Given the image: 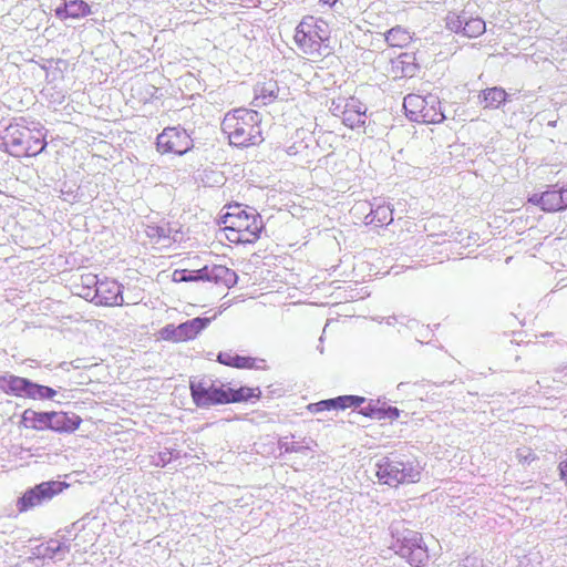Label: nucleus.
I'll return each mask as SVG.
<instances>
[{
  "label": "nucleus",
  "mask_w": 567,
  "mask_h": 567,
  "mask_svg": "<svg viewBox=\"0 0 567 567\" xmlns=\"http://www.w3.org/2000/svg\"><path fill=\"white\" fill-rule=\"evenodd\" d=\"M518 464H529L536 460V455L530 447H520L516 451Z\"/></svg>",
  "instance_id": "nucleus-35"
},
{
  "label": "nucleus",
  "mask_w": 567,
  "mask_h": 567,
  "mask_svg": "<svg viewBox=\"0 0 567 567\" xmlns=\"http://www.w3.org/2000/svg\"><path fill=\"white\" fill-rule=\"evenodd\" d=\"M559 476L567 483V456L559 463Z\"/></svg>",
  "instance_id": "nucleus-40"
},
{
  "label": "nucleus",
  "mask_w": 567,
  "mask_h": 567,
  "mask_svg": "<svg viewBox=\"0 0 567 567\" xmlns=\"http://www.w3.org/2000/svg\"><path fill=\"white\" fill-rule=\"evenodd\" d=\"M82 281L87 288H91L93 286L95 287V289H97V285L101 282V280H99L97 277L94 275L83 276Z\"/></svg>",
  "instance_id": "nucleus-39"
},
{
  "label": "nucleus",
  "mask_w": 567,
  "mask_h": 567,
  "mask_svg": "<svg viewBox=\"0 0 567 567\" xmlns=\"http://www.w3.org/2000/svg\"><path fill=\"white\" fill-rule=\"evenodd\" d=\"M175 281H209L231 288L237 284V274L223 265L204 266L196 270H175Z\"/></svg>",
  "instance_id": "nucleus-6"
},
{
  "label": "nucleus",
  "mask_w": 567,
  "mask_h": 567,
  "mask_svg": "<svg viewBox=\"0 0 567 567\" xmlns=\"http://www.w3.org/2000/svg\"><path fill=\"white\" fill-rule=\"evenodd\" d=\"M66 10H69V8L65 0H63V3L56 7L54 10L55 17L59 18L60 20H65L70 18V16L66 13Z\"/></svg>",
  "instance_id": "nucleus-38"
},
{
  "label": "nucleus",
  "mask_w": 567,
  "mask_h": 567,
  "mask_svg": "<svg viewBox=\"0 0 567 567\" xmlns=\"http://www.w3.org/2000/svg\"><path fill=\"white\" fill-rule=\"evenodd\" d=\"M560 192V195H561V205H563V209H565L567 207V188H560L559 189Z\"/></svg>",
  "instance_id": "nucleus-42"
},
{
  "label": "nucleus",
  "mask_w": 567,
  "mask_h": 567,
  "mask_svg": "<svg viewBox=\"0 0 567 567\" xmlns=\"http://www.w3.org/2000/svg\"><path fill=\"white\" fill-rule=\"evenodd\" d=\"M507 92L501 86L482 90L477 96L478 104L487 110L499 109L507 101Z\"/></svg>",
  "instance_id": "nucleus-15"
},
{
  "label": "nucleus",
  "mask_w": 567,
  "mask_h": 567,
  "mask_svg": "<svg viewBox=\"0 0 567 567\" xmlns=\"http://www.w3.org/2000/svg\"><path fill=\"white\" fill-rule=\"evenodd\" d=\"M190 395L193 403H195L197 408L206 409L220 405L224 404L226 385L212 379H193L190 380Z\"/></svg>",
  "instance_id": "nucleus-7"
},
{
  "label": "nucleus",
  "mask_w": 567,
  "mask_h": 567,
  "mask_svg": "<svg viewBox=\"0 0 567 567\" xmlns=\"http://www.w3.org/2000/svg\"><path fill=\"white\" fill-rule=\"evenodd\" d=\"M486 30L485 21L481 18H465L462 34L467 38H477Z\"/></svg>",
  "instance_id": "nucleus-26"
},
{
  "label": "nucleus",
  "mask_w": 567,
  "mask_h": 567,
  "mask_svg": "<svg viewBox=\"0 0 567 567\" xmlns=\"http://www.w3.org/2000/svg\"><path fill=\"white\" fill-rule=\"evenodd\" d=\"M249 208H246V209H243L240 207V205H234V206H229V209H238V214H226L224 216V224L225 225H231V221L235 223V219H247L250 217V214H249Z\"/></svg>",
  "instance_id": "nucleus-33"
},
{
  "label": "nucleus",
  "mask_w": 567,
  "mask_h": 567,
  "mask_svg": "<svg viewBox=\"0 0 567 567\" xmlns=\"http://www.w3.org/2000/svg\"><path fill=\"white\" fill-rule=\"evenodd\" d=\"M320 1H321L322 3H324V4H329V6H333V4L337 2V0H320Z\"/></svg>",
  "instance_id": "nucleus-43"
},
{
  "label": "nucleus",
  "mask_w": 567,
  "mask_h": 567,
  "mask_svg": "<svg viewBox=\"0 0 567 567\" xmlns=\"http://www.w3.org/2000/svg\"><path fill=\"white\" fill-rule=\"evenodd\" d=\"M66 488H68V484L65 482L49 481V482H41V483L30 487L29 491L40 495V497L45 501H50L53 497L61 494Z\"/></svg>",
  "instance_id": "nucleus-21"
},
{
  "label": "nucleus",
  "mask_w": 567,
  "mask_h": 567,
  "mask_svg": "<svg viewBox=\"0 0 567 567\" xmlns=\"http://www.w3.org/2000/svg\"><path fill=\"white\" fill-rule=\"evenodd\" d=\"M82 417L75 412L51 411L49 412V430L55 433L70 434L79 430Z\"/></svg>",
  "instance_id": "nucleus-10"
},
{
  "label": "nucleus",
  "mask_w": 567,
  "mask_h": 567,
  "mask_svg": "<svg viewBox=\"0 0 567 567\" xmlns=\"http://www.w3.org/2000/svg\"><path fill=\"white\" fill-rule=\"evenodd\" d=\"M226 214H238V209H230V212H227Z\"/></svg>",
  "instance_id": "nucleus-44"
},
{
  "label": "nucleus",
  "mask_w": 567,
  "mask_h": 567,
  "mask_svg": "<svg viewBox=\"0 0 567 567\" xmlns=\"http://www.w3.org/2000/svg\"><path fill=\"white\" fill-rule=\"evenodd\" d=\"M559 189H548L540 194V208L545 212H558L563 209Z\"/></svg>",
  "instance_id": "nucleus-23"
},
{
  "label": "nucleus",
  "mask_w": 567,
  "mask_h": 567,
  "mask_svg": "<svg viewBox=\"0 0 567 567\" xmlns=\"http://www.w3.org/2000/svg\"><path fill=\"white\" fill-rule=\"evenodd\" d=\"M464 21L465 17L450 12L445 18V25L452 32L462 33Z\"/></svg>",
  "instance_id": "nucleus-31"
},
{
  "label": "nucleus",
  "mask_w": 567,
  "mask_h": 567,
  "mask_svg": "<svg viewBox=\"0 0 567 567\" xmlns=\"http://www.w3.org/2000/svg\"><path fill=\"white\" fill-rule=\"evenodd\" d=\"M405 316H389V317H375L372 318L373 321L378 323H385L386 326H395L398 323L403 324L405 320Z\"/></svg>",
  "instance_id": "nucleus-37"
},
{
  "label": "nucleus",
  "mask_w": 567,
  "mask_h": 567,
  "mask_svg": "<svg viewBox=\"0 0 567 567\" xmlns=\"http://www.w3.org/2000/svg\"><path fill=\"white\" fill-rule=\"evenodd\" d=\"M30 382L27 379L18 375H1L0 377V391L7 395L23 396L25 389Z\"/></svg>",
  "instance_id": "nucleus-19"
},
{
  "label": "nucleus",
  "mask_w": 567,
  "mask_h": 567,
  "mask_svg": "<svg viewBox=\"0 0 567 567\" xmlns=\"http://www.w3.org/2000/svg\"><path fill=\"white\" fill-rule=\"evenodd\" d=\"M210 322L209 318H194L178 326L168 324L162 329V337L174 342L186 341L195 338Z\"/></svg>",
  "instance_id": "nucleus-9"
},
{
  "label": "nucleus",
  "mask_w": 567,
  "mask_h": 567,
  "mask_svg": "<svg viewBox=\"0 0 567 567\" xmlns=\"http://www.w3.org/2000/svg\"><path fill=\"white\" fill-rule=\"evenodd\" d=\"M20 426L37 432L49 430V412H39L31 409L23 411Z\"/></svg>",
  "instance_id": "nucleus-17"
},
{
  "label": "nucleus",
  "mask_w": 567,
  "mask_h": 567,
  "mask_svg": "<svg viewBox=\"0 0 567 567\" xmlns=\"http://www.w3.org/2000/svg\"><path fill=\"white\" fill-rule=\"evenodd\" d=\"M370 206V213L365 216L367 225L383 226L392 223L393 210L390 205L380 203L378 199H374V203H372Z\"/></svg>",
  "instance_id": "nucleus-16"
},
{
  "label": "nucleus",
  "mask_w": 567,
  "mask_h": 567,
  "mask_svg": "<svg viewBox=\"0 0 567 567\" xmlns=\"http://www.w3.org/2000/svg\"><path fill=\"white\" fill-rule=\"evenodd\" d=\"M348 107V99L338 97L332 100L330 111L334 116L342 118Z\"/></svg>",
  "instance_id": "nucleus-34"
},
{
  "label": "nucleus",
  "mask_w": 567,
  "mask_h": 567,
  "mask_svg": "<svg viewBox=\"0 0 567 567\" xmlns=\"http://www.w3.org/2000/svg\"><path fill=\"white\" fill-rule=\"evenodd\" d=\"M250 217L247 219H235L227 228L237 229L239 233H248L250 237H255V241L259 238L264 228L260 215L254 208H249Z\"/></svg>",
  "instance_id": "nucleus-13"
},
{
  "label": "nucleus",
  "mask_w": 567,
  "mask_h": 567,
  "mask_svg": "<svg viewBox=\"0 0 567 567\" xmlns=\"http://www.w3.org/2000/svg\"><path fill=\"white\" fill-rule=\"evenodd\" d=\"M528 202L532 203L533 205L540 206V194H533L528 198Z\"/></svg>",
  "instance_id": "nucleus-41"
},
{
  "label": "nucleus",
  "mask_w": 567,
  "mask_h": 567,
  "mask_svg": "<svg viewBox=\"0 0 567 567\" xmlns=\"http://www.w3.org/2000/svg\"><path fill=\"white\" fill-rule=\"evenodd\" d=\"M56 395V391L53 388H49L47 385H40L34 382H31L24 391L22 398L32 399V400H52Z\"/></svg>",
  "instance_id": "nucleus-24"
},
{
  "label": "nucleus",
  "mask_w": 567,
  "mask_h": 567,
  "mask_svg": "<svg viewBox=\"0 0 567 567\" xmlns=\"http://www.w3.org/2000/svg\"><path fill=\"white\" fill-rule=\"evenodd\" d=\"M411 39L410 33L401 27L392 28L385 33V41L391 47L403 48L410 43Z\"/></svg>",
  "instance_id": "nucleus-25"
},
{
  "label": "nucleus",
  "mask_w": 567,
  "mask_h": 567,
  "mask_svg": "<svg viewBox=\"0 0 567 567\" xmlns=\"http://www.w3.org/2000/svg\"><path fill=\"white\" fill-rule=\"evenodd\" d=\"M0 145L12 156H35L40 154L47 143L43 128L38 123L28 125L25 118H20L0 130Z\"/></svg>",
  "instance_id": "nucleus-1"
},
{
  "label": "nucleus",
  "mask_w": 567,
  "mask_h": 567,
  "mask_svg": "<svg viewBox=\"0 0 567 567\" xmlns=\"http://www.w3.org/2000/svg\"><path fill=\"white\" fill-rule=\"evenodd\" d=\"M43 502H47V501L43 499L42 497H40L39 494H37L30 489H27V491H24L22 497H20L18 501L19 513L28 512L29 509L41 505Z\"/></svg>",
  "instance_id": "nucleus-27"
},
{
  "label": "nucleus",
  "mask_w": 567,
  "mask_h": 567,
  "mask_svg": "<svg viewBox=\"0 0 567 567\" xmlns=\"http://www.w3.org/2000/svg\"><path fill=\"white\" fill-rule=\"evenodd\" d=\"M261 391L259 388L239 386L237 389L226 386L225 404L246 403L259 401Z\"/></svg>",
  "instance_id": "nucleus-14"
},
{
  "label": "nucleus",
  "mask_w": 567,
  "mask_h": 567,
  "mask_svg": "<svg viewBox=\"0 0 567 567\" xmlns=\"http://www.w3.org/2000/svg\"><path fill=\"white\" fill-rule=\"evenodd\" d=\"M361 414L365 417H372L377 420H396L400 416V410L396 408H378L369 404V406L361 410Z\"/></svg>",
  "instance_id": "nucleus-22"
},
{
  "label": "nucleus",
  "mask_w": 567,
  "mask_h": 567,
  "mask_svg": "<svg viewBox=\"0 0 567 567\" xmlns=\"http://www.w3.org/2000/svg\"><path fill=\"white\" fill-rule=\"evenodd\" d=\"M94 299L97 305L122 306L124 302L122 286L115 280H101L95 289Z\"/></svg>",
  "instance_id": "nucleus-11"
},
{
  "label": "nucleus",
  "mask_w": 567,
  "mask_h": 567,
  "mask_svg": "<svg viewBox=\"0 0 567 567\" xmlns=\"http://www.w3.org/2000/svg\"><path fill=\"white\" fill-rule=\"evenodd\" d=\"M279 94V86L277 81L270 79L259 82L255 86V105H268L272 103Z\"/></svg>",
  "instance_id": "nucleus-18"
},
{
  "label": "nucleus",
  "mask_w": 567,
  "mask_h": 567,
  "mask_svg": "<svg viewBox=\"0 0 567 567\" xmlns=\"http://www.w3.org/2000/svg\"><path fill=\"white\" fill-rule=\"evenodd\" d=\"M218 362L238 369H252V357H217Z\"/></svg>",
  "instance_id": "nucleus-29"
},
{
  "label": "nucleus",
  "mask_w": 567,
  "mask_h": 567,
  "mask_svg": "<svg viewBox=\"0 0 567 567\" xmlns=\"http://www.w3.org/2000/svg\"><path fill=\"white\" fill-rule=\"evenodd\" d=\"M225 230L227 233V238L231 243H239V244H252L255 243V237H250L248 233H239L237 229L234 228H227V225H225Z\"/></svg>",
  "instance_id": "nucleus-32"
},
{
  "label": "nucleus",
  "mask_w": 567,
  "mask_h": 567,
  "mask_svg": "<svg viewBox=\"0 0 567 567\" xmlns=\"http://www.w3.org/2000/svg\"><path fill=\"white\" fill-rule=\"evenodd\" d=\"M365 402V398L358 395H341L339 398L330 399L318 403L319 410H331V409H351L358 408Z\"/></svg>",
  "instance_id": "nucleus-20"
},
{
  "label": "nucleus",
  "mask_w": 567,
  "mask_h": 567,
  "mask_svg": "<svg viewBox=\"0 0 567 567\" xmlns=\"http://www.w3.org/2000/svg\"><path fill=\"white\" fill-rule=\"evenodd\" d=\"M69 10L66 13L72 19H80L91 14L90 6L83 0H65Z\"/></svg>",
  "instance_id": "nucleus-28"
},
{
  "label": "nucleus",
  "mask_w": 567,
  "mask_h": 567,
  "mask_svg": "<svg viewBox=\"0 0 567 567\" xmlns=\"http://www.w3.org/2000/svg\"><path fill=\"white\" fill-rule=\"evenodd\" d=\"M403 107L406 116L414 122L436 124L445 118L441 110L440 99L434 94L425 96L408 94L404 97Z\"/></svg>",
  "instance_id": "nucleus-5"
},
{
  "label": "nucleus",
  "mask_w": 567,
  "mask_h": 567,
  "mask_svg": "<svg viewBox=\"0 0 567 567\" xmlns=\"http://www.w3.org/2000/svg\"><path fill=\"white\" fill-rule=\"evenodd\" d=\"M377 477L379 483L386 486L416 484L421 478V467L416 462L383 457L377 463Z\"/></svg>",
  "instance_id": "nucleus-4"
},
{
  "label": "nucleus",
  "mask_w": 567,
  "mask_h": 567,
  "mask_svg": "<svg viewBox=\"0 0 567 567\" xmlns=\"http://www.w3.org/2000/svg\"><path fill=\"white\" fill-rule=\"evenodd\" d=\"M408 561L415 567L424 565L426 561L425 549L417 547L411 550L410 556H408Z\"/></svg>",
  "instance_id": "nucleus-36"
},
{
  "label": "nucleus",
  "mask_w": 567,
  "mask_h": 567,
  "mask_svg": "<svg viewBox=\"0 0 567 567\" xmlns=\"http://www.w3.org/2000/svg\"><path fill=\"white\" fill-rule=\"evenodd\" d=\"M293 39L299 50L311 58L327 56L331 53L330 29L321 19L303 18L296 28Z\"/></svg>",
  "instance_id": "nucleus-3"
},
{
  "label": "nucleus",
  "mask_w": 567,
  "mask_h": 567,
  "mask_svg": "<svg viewBox=\"0 0 567 567\" xmlns=\"http://www.w3.org/2000/svg\"><path fill=\"white\" fill-rule=\"evenodd\" d=\"M157 151L161 153L185 154L192 147V140L185 130L166 127L156 138Z\"/></svg>",
  "instance_id": "nucleus-8"
},
{
  "label": "nucleus",
  "mask_w": 567,
  "mask_h": 567,
  "mask_svg": "<svg viewBox=\"0 0 567 567\" xmlns=\"http://www.w3.org/2000/svg\"><path fill=\"white\" fill-rule=\"evenodd\" d=\"M146 235L156 243H164L171 238V228L167 225L147 226Z\"/></svg>",
  "instance_id": "nucleus-30"
},
{
  "label": "nucleus",
  "mask_w": 567,
  "mask_h": 567,
  "mask_svg": "<svg viewBox=\"0 0 567 567\" xmlns=\"http://www.w3.org/2000/svg\"><path fill=\"white\" fill-rule=\"evenodd\" d=\"M261 116L248 109H237L227 113L221 122V131L229 143L237 147H249L264 141L260 127Z\"/></svg>",
  "instance_id": "nucleus-2"
},
{
  "label": "nucleus",
  "mask_w": 567,
  "mask_h": 567,
  "mask_svg": "<svg viewBox=\"0 0 567 567\" xmlns=\"http://www.w3.org/2000/svg\"><path fill=\"white\" fill-rule=\"evenodd\" d=\"M348 106L341 118L342 123L352 130L363 126L365 124L367 106L353 96L348 99Z\"/></svg>",
  "instance_id": "nucleus-12"
}]
</instances>
